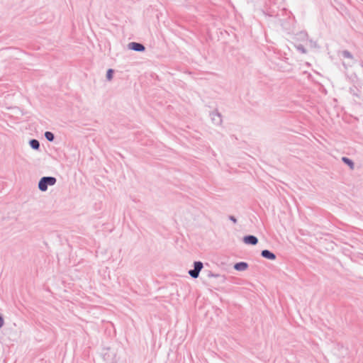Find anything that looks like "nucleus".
<instances>
[{
  "label": "nucleus",
  "instance_id": "1",
  "mask_svg": "<svg viewBox=\"0 0 363 363\" xmlns=\"http://www.w3.org/2000/svg\"><path fill=\"white\" fill-rule=\"evenodd\" d=\"M57 182V179L53 177H43L38 182V189L41 191H46L48 186H54Z\"/></svg>",
  "mask_w": 363,
  "mask_h": 363
},
{
  "label": "nucleus",
  "instance_id": "2",
  "mask_svg": "<svg viewBox=\"0 0 363 363\" xmlns=\"http://www.w3.org/2000/svg\"><path fill=\"white\" fill-rule=\"evenodd\" d=\"M104 360L108 363H121L117 358L116 352L112 349H105L102 353Z\"/></svg>",
  "mask_w": 363,
  "mask_h": 363
},
{
  "label": "nucleus",
  "instance_id": "3",
  "mask_svg": "<svg viewBox=\"0 0 363 363\" xmlns=\"http://www.w3.org/2000/svg\"><path fill=\"white\" fill-rule=\"evenodd\" d=\"M209 117L211 122L215 126H220L223 123V118L221 114L217 111L213 110L210 112Z\"/></svg>",
  "mask_w": 363,
  "mask_h": 363
},
{
  "label": "nucleus",
  "instance_id": "4",
  "mask_svg": "<svg viewBox=\"0 0 363 363\" xmlns=\"http://www.w3.org/2000/svg\"><path fill=\"white\" fill-rule=\"evenodd\" d=\"M194 269L189 271V274L194 279H196L199 277V272L202 269L203 265V263L200 261L195 262L194 263Z\"/></svg>",
  "mask_w": 363,
  "mask_h": 363
},
{
  "label": "nucleus",
  "instance_id": "5",
  "mask_svg": "<svg viewBox=\"0 0 363 363\" xmlns=\"http://www.w3.org/2000/svg\"><path fill=\"white\" fill-rule=\"evenodd\" d=\"M128 48L129 50H135V51H138V52H143L145 50V48L143 45L138 43H135V42H132V43H128Z\"/></svg>",
  "mask_w": 363,
  "mask_h": 363
},
{
  "label": "nucleus",
  "instance_id": "6",
  "mask_svg": "<svg viewBox=\"0 0 363 363\" xmlns=\"http://www.w3.org/2000/svg\"><path fill=\"white\" fill-rule=\"evenodd\" d=\"M245 244L255 245L258 242L257 238L254 235H247L243 238Z\"/></svg>",
  "mask_w": 363,
  "mask_h": 363
},
{
  "label": "nucleus",
  "instance_id": "7",
  "mask_svg": "<svg viewBox=\"0 0 363 363\" xmlns=\"http://www.w3.org/2000/svg\"><path fill=\"white\" fill-rule=\"evenodd\" d=\"M233 267L237 271L244 272L248 269V264L245 262H240L235 264Z\"/></svg>",
  "mask_w": 363,
  "mask_h": 363
},
{
  "label": "nucleus",
  "instance_id": "8",
  "mask_svg": "<svg viewBox=\"0 0 363 363\" xmlns=\"http://www.w3.org/2000/svg\"><path fill=\"white\" fill-rule=\"evenodd\" d=\"M261 255L269 260H274L276 259V255L273 252H270L267 250H264L261 252Z\"/></svg>",
  "mask_w": 363,
  "mask_h": 363
},
{
  "label": "nucleus",
  "instance_id": "9",
  "mask_svg": "<svg viewBox=\"0 0 363 363\" xmlns=\"http://www.w3.org/2000/svg\"><path fill=\"white\" fill-rule=\"evenodd\" d=\"M30 147L35 150H38L40 148V143L38 140L32 139L29 141Z\"/></svg>",
  "mask_w": 363,
  "mask_h": 363
},
{
  "label": "nucleus",
  "instance_id": "10",
  "mask_svg": "<svg viewBox=\"0 0 363 363\" xmlns=\"http://www.w3.org/2000/svg\"><path fill=\"white\" fill-rule=\"evenodd\" d=\"M45 137L50 142L53 141L55 139L53 133L50 131H46L45 133Z\"/></svg>",
  "mask_w": 363,
  "mask_h": 363
},
{
  "label": "nucleus",
  "instance_id": "11",
  "mask_svg": "<svg viewBox=\"0 0 363 363\" xmlns=\"http://www.w3.org/2000/svg\"><path fill=\"white\" fill-rule=\"evenodd\" d=\"M342 161H343L345 164H347V165H349V166H350V167L351 169H353V168H354V163H353V162H352L351 160H350L349 158H347V157H342Z\"/></svg>",
  "mask_w": 363,
  "mask_h": 363
},
{
  "label": "nucleus",
  "instance_id": "12",
  "mask_svg": "<svg viewBox=\"0 0 363 363\" xmlns=\"http://www.w3.org/2000/svg\"><path fill=\"white\" fill-rule=\"evenodd\" d=\"M113 70L112 69H108L107 70V72H106V79H107L108 81H111V80H112V79H113Z\"/></svg>",
  "mask_w": 363,
  "mask_h": 363
},
{
  "label": "nucleus",
  "instance_id": "13",
  "mask_svg": "<svg viewBox=\"0 0 363 363\" xmlns=\"http://www.w3.org/2000/svg\"><path fill=\"white\" fill-rule=\"evenodd\" d=\"M342 56L345 58H347V59H350V60L352 59V55L348 51H346V50L342 52Z\"/></svg>",
  "mask_w": 363,
  "mask_h": 363
},
{
  "label": "nucleus",
  "instance_id": "14",
  "mask_svg": "<svg viewBox=\"0 0 363 363\" xmlns=\"http://www.w3.org/2000/svg\"><path fill=\"white\" fill-rule=\"evenodd\" d=\"M208 277H222L223 278V281H225V277L224 275L223 276H220V274H213V273H210L208 274Z\"/></svg>",
  "mask_w": 363,
  "mask_h": 363
},
{
  "label": "nucleus",
  "instance_id": "15",
  "mask_svg": "<svg viewBox=\"0 0 363 363\" xmlns=\"http://www.w3.org/2000/svg\"><path fill=\"white\" fill-rule=\"evenodd\" d=\"M296 48L298 50H300L301 52H303V53H306V50H305V48L301 45H297Z\"/></svg>",
  "mask_w": 363,
  "mask_h": 363
},
{
  "label": "nucleus",
  "instance_id": "16",
  "mask_svg": "<svg viewBox=\"0 0 363 363\" xmlns=\"http://www.w3.org/2000/svg\"><path fill=\"white\" fill-rule=\"evenodd\" d=\"M4 325V319L2 314L0 313V328H1Z\"/></svg>",
  "mask_w": 363,
  "mask_h": 363
},
{
  "label": "nucleus",
  "instance_id": "17",
  "mask_svg": "<svg viewBox=\"0 0 363 363\" xmlns=\"http://www.w3.org/2000/svg\"><path fill=\"white\" fill-rule=\"evenodd\" d=\"M230 219H231V220H233L234 223H235V222H236V219H235V218L231 217V218H230Z\"/></svg>",
  "mask_w": 363,
  "mask_h": 363
}]
</instances>
